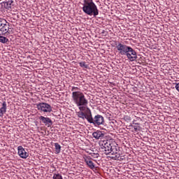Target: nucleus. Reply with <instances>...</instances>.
Returning a JSON list of instances; mask_svg holds the SVG:
<instances>
[{
  "instance_id": "1",
  "label": "nucleus",
  "mask_w": 179,
  "mask_h": 179,
  "mask_svg": "<svg viewBox=\"0 0 179 179\" xmlns=\"http://www.w3.org/2000/svg\"><path fill=\"white\" fill-rule=\"evenodd\" d=\"M71 97L73 103L78 107V110L82 111L85 108H87V105L89 104V101L85 96L83 92H80V88L78 87H71Z\"/></svg>"
},
{
  "instance_id": "2",
  "label": "nucleus",
  "mask_w": 179,
  "mask_h": 179,
  "mask_svg": "<svg viewBox=\"0 0 179 179\" xmlns=\"http://www.w3.org/2000/svg\"><path fill=\"white\" fill-rule=\"evenodd\" d=\"M83 10L84 13L89 16H94L96 17L99 15V8L93 1V0H83Z\"/></svg>"
},
{
  "instance_id": "3",
  "label": "nucleus",
  "mask_w": 179,
  "mask_h": 179,
  "mask_svg": "<svg viewBox=\"0 0 179 179\" xmlns=\"http://www.w3.org/2000/svg\"><path fill=\"white\" fill-rule=\"evenodd\" d=\"M99 145L101 146L100 150L102 153L105 155H117V148L113 146L111 143L107 141H99Z\"/></svg>"
},
{
  "instance_id": "4",
  "label": "nucleus",
  "mask_w": 179,
  "mask_h": 179,
  "mask_svg": "<svg viewBox=\"0 0 179 179\" xmlns=\"http://www.w3.org/2000/svg\"><path fill=\"white\" fill-rule=\"evenodd\" d=\"M6 34H10L9 24L6 20L0 18V36H6Z\"/></svg>"
},
{
  "instance_id": "5",
  "label": "nucleus",
  "mask_w": 179,
  "mask_h": 179,
  "mask_svg": "<svg viewBox=\"0 0 179 179\" xmlns=\"http://www.w3.org/2000/svg\"><path fill=\"white\" fill-rule=\"evenodd\" d=\"M36 108L41 113H51L52 111L51 105L44 102L36 104Z\"/></svg>"
},
{
  "instance_id": "6",
  "label": "nucleus",
  "mask_w": 179,
  "mask_h": 179,
  "mask_svg": "<svg viewBox=\"0 0 179 179\" xmlns=\"http://www.w3.org/2000/svg\"><path fill=\"white\" fill-rule=\"evenodd\" d=\"M116 49L118 51L120 55H125L129 49V46L119 43L118 44H116Z\"/></svg>"
},
{
  "instance_id": "7",
  "label": "nucleus",
  "mask_w": 179,
  "mask_h": 179,
  "mask_svg": "<svg viewBox=\"0 0 179 179\" xmlns=\"http://www.w3.org/2000/svg\"><path fill=\"white\" fill-rule=\"evenodd\" d=\"M127 57L129 61L134 62L138 58V56L136 55V51L134 50L132 48L129 47L127 52H126V55H124Z\"/></svg>"
},
{
  "instance_id": "8",
  "label": "nucleus",
  "mask_w": 179,
  "mask_h": 179,
  "mask_svg": "<svg viewBox=\"0 0 179 179\" xmlns=\"http://www.w3.org/2000/svg\"><path fill=\"white\" fill-rule=\"evenodd\" d=\"M92 124L94 125V127L103 125V124H104V117L101 115H95Z\"/></svg>"
},
{
  "instance_id": "9",
  "label": "nucleus",
  "mask_w": 179,
  "mask_h": 179,
  "mask_svg": "<svg viewBox=\"0 0 179 179\" xmlns=\"http://www.w3.org/2000/svg\"><path fill=\"white\" fill-rule=\"evenodd\" d=\"M82 111H85V120L90 122V124H93V121L94 119H93V117L92 116V110H90V108H85V110H83Z\"/></svg>"
},
{
  "instance_id": "10",
  "label": "nucleus",
  "mask_w": 179,
  "mask_h": 179,
  "mask_svg": "<svg viewBox=\"0 0 179 179\" xmlns=\"http://www.w3.org/2000/svg\"><path fill=\"white\" fill-rule=\"evenodd\" d=\"M17 150L18 155L22 159H27L29 157V153L26 152V150L22 146H18Z\"/></svg>"
},
{
  "instance_id": "11",
  "label": "nucleus",
  "mask_w": 179,
  "mask_h": 179,
  "mask_svg": "<svg viewBox=\"0 0 179 179\" xmlns=\"http://www.w3.org/2000/svg\"><path fill=\"white\" fill-rule=\"evenodd\" d=\"M84 162L86 163L87 167L91 170H94V163L92 161V157H84Z\"/></svg>"
},
{
  "instance_id": "12",
  "label": "nucleus",
  "mask_w": 179,
  "mask_h": 179,
  "mask_svg": "<svg viewBox=\"0 0 179 179\" xmlns=\"http://www.w3.org/2000/svg\"><path fill=\"white\" fill-rule=\"evenodd\" d=\"M39 120L43 122V124H45V125H48V127H51V125H52V120H51L50 117L40 116Z\"/></svg>"
},
{
  "instance_id": "13",
  "label": "nucleus",
  "mask_w": 179,
  "mask_h": 179,
  "mask_svg": "<svg viewBox=\"0 0 179 179\" xmlns=\"http://www.w3.org/2000/svg\"><path fill=\"white\" fill-rule=\"evenodd\" d=\"M93 138L95 139H101L102 138H104V134L101 131H96L92 134Z\"/></svg>"
},
{
  "instance_id": "14",
  "label": "nucleus",
  "mask_w": 179,
  "mask_h": 179,
  "mask_svg": "<svg viewBox=\"0 0 179 179\" xmlns=\"http://www.w3.org/2000/svg\"><path fill=\"white\" fill-rule=\"evenodd\" d=\"M3 3L6 9H12V6H13V0H8L7 1H3Z\"/></svg>"
},
{
  "instance_id": "15",
  "label": "nucleus",
  "mask_w": 179,
  "mask_h": 179,
  "mask_svg": "<svg viewBox=\"0 0 179 179\" xmlns=\"http://www.w3.org/2000/svg\"><path fill=\"white\" fill-rule=\"evenodd\" d=\"M6 113V102L2 103V107L0 108V117H3V114Z\"/></svg>"
},
{
  "instance_id": "16",
  "label": "nucleus",
  "mask_w": 179,
  "mask_h": 179,
  "mask_svg": "<svg viewBox=\"0 0 179 179\" xmlns=\"http://www.w3.org/2000/svg\"><path fill=\"white\" fill-rule=\"evenodd\" d=\"M78 115L79 118H82L83 120H85V117L86 115V112H85V110H80L78 113Z\"/></svg>"
},
{
  "instance_id": "17",
  "label": "nucleus",
  "mask_w": 179,
  "mask_h": 179,
  "mask_svg": "<svg viewBox=\"0 0 179 179\" xmlns=\"http://www.w3.org/2000/svg\"><path fill=\"white\" fill-rule=\"evenodd\" d=\"M131 127L134 128V132H138V131H141V126H139L138 123H135L134 125H131Z\"/></svg>"
},
{
  "instance_id": "18",
  "label": "nucleus",
  "mask_w": 179,
  "mask_h": 179,
  "mask_svg": "<svg viewBox=\"0 0 179 179\" xmlns=\"http://www.w3.org/2000/svg\"><path fill=\"white\" fill-rule=\"evenodd\" d=\"M55 152L57 154L61 152V145L58 143H55Z\"/></svg>"
},
{
  "instance_id": "19",
  "label": "nucleus",
  "mask_w": 179,
  "mask_h": 179,
  "mask_svg": "<svg viewBox=\"0 0 179 179\" xmlns=\"http://www.w3.org/2000/svg\"><path fill=\"white\" fill-rule=\"evenodd\" d=\"M8 41H9V39H8V38L0 35V43H3V44H5L6 43H8Z\"/></svg>"
},
{
  "instance_id": "20",
  "label": "nucleus",
  "mask_w": 179,
  "mask_h": 179,
  "mask_svg": "<svg viewBox=\"0 0 179 179\" xmlns=\"http://www.w3.org/2000/svg\"><path fill=\"white\" fill-rule=\"evenodd\" d=\"M52 178L53 179H63L62 176L59 173H54Z\"/></svg>"
},
{
  "instance_id": "21",
  "label": "nucleus",
  "mask_w": 179,
  "mask_h": 179,
  "mask_svg": "<svg viewBox=\"0 0 179 179\" xmlns=\"http://www.w3.org/2000/svg\"><path fill=\"white\" fill-rule=\"evenodd\" d=\"M79 65L81 68H86V69L89 68V65L86 64V62H80Z\"/></svg>"
},
{
  "instance_id": "22",
  "label": "nucleus",
  "mask_w": 179,
  "mask_h": 179,
  "mask_svg": "<svg viewBox=\"0 0 179 179\" xmlns=\"http://www.w3.org/2000/svg\"><path fill=\"white\" fill-rule=\"evenodd\" d=\"M115 157H114L115 160H121V156L120 155V154H115Z\"/></svg>"
},
{
  "instance_id": "23",
  "label": "nucleus",
  "mask_w": 179,
  "mask_h": 179,
  "mask_svg": "<svg viewBox=\"0 0 179 179\" xmlns=\"http://www.w3.org/2000/svg\"><path fill=\"white\" fill-rule=\"evenodd\" d=\"M92 157H94V159H97L99 157V154H93L92 155Z\"/></svg>"
},
{
  "instance_id": "24",
  "label": "nucleus",
  "mask_w": 179,
  "mask_h": 179,
  "mask_svg": "<svg viewBox=\"0 0 179 179\" xmlns=\"http://www.w3.org/2000/svg\"><path fill=\"white\" fill-rule=\"evenodd\" d=\"M0 1H3V0H0Z\"/></svg>"
}]
</instances>
